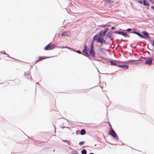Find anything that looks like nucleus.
<instances>
[{"mask_svg":"<svg viewBox=\"0 0 154 154\" xmlns=\"http://www.w3.org/2000/svg\"><path fill=\"white\" fill-rule=\"evenodd\" d=\"M153 59L152 57H149L145 61V63L148 64L149 66L151 65L152 64Z\"/></svg>","mask_w":154,"mask_h":154,"instance_id":"obj_1","label":"nucleus"},{"mask_svg":"<svg viewBox=\"0 0 154 154\" xmlns=\"http://www.w3.org/2000/svg\"><path fill=\"white\" fill-rule=\"evenodd\" d=\"M61 35L64 37H69L70 35V31H65Z\"/></svg>","mask_w":154,"mask_h":154,"instance_id":"obj_2","label":"nucleus"},{"mask_svg":"<svg viewBox=\"0 0 154 154\" xmlns=\"http://www.w3.org/2000/svg\"><path fill=\"white\" fill-rule=\"evenodd\" d=\"M115 33L122 35L125 37H128L126 33H125L122 31H116L115 32Z\"/></svg>","mask_w":154,"mask_h":154,"instance_id":"obj_3","label":"nucleus"},{"mask_svg":"<svg viewBox=\"0 0 154 154\" xmlns=\"http://www.w3.org/2000/svg\"><path fill=\"white\" fill-rule=\"evenodd\" d=\"M109 133L110 135L113 137H116L117 136L116 133L112 129L110 130L109 131Z\"/></svg>","mask_w":154,"mask_h":154,"instance_id":"obj_4","label":"nucleus"},{"mask_svg":"<svg viewBox=\"0 0 154 154\" xmlns=\"http://www.w3.org/2000/svg\"><path fill=\"white\" fill-rule=\"evenodd\" d=\"M89 53L92 57H95V53L94 51V50H89Z\"/></svg>","mask_w":154,"mask_h":154,"instance_id":"obj_5","label":"nucleus"},{"mask_svg":"<svg viewBox=\"0 0 154 154\" xmlns=\"http://www.w3.org/2000/svg\"><path fill=\"white\" fill-rule=\"evenodd\" d=\"M131 33L135 34L138 35L141 38H144V36L140 34L138 32L136 31L131 32Z\"/></svg>","mask_w":154,"mask_h":154,"instance_id":"obj_6","label":"nucleus"},{"mask_svg":"<svg viewBox=\"0 0 154 154\" xmlns=\"http://www.w3.org/2000/svg\"><path fill=\"white\" fill-rule=\"evenodd\" d=\"M106 37L110 38L111 40L113 39L112 34L110 32H108L106 34Z\"/></svg>","mask_w":154,"mask_h":154,"instance_id":"obj_7","label":"nucleus"},{"mask_svg":"<svg viewBox=\"0 0 154 154\" xmlns=\"http://www.w3.org/2000/svg\"><path fill=\"white\" fill-rule=\"evenodd\" d=\"M117 66L120 67L122 68H123L124 69H128L129 67V66L128 65H120L119 66Z\"/></svg>","mask_w":154,"mask_h":154,"instance_id":"obj_8","label":"nucleus"},{"mask_svg":"<svg viewBox=\"0 0 154 154\" xmlns=\"http://www.w3.org/2000/svg\"><path fill=\"white\" fill-rule=\"evenodd\" d=\"M143 5L145 6L149 7L150 6V3L148 2L146 0H144L143 1Z\"/></svg>","mask_w":154,"mask_h":154,"instance_id":"obj_9","label":"nucleus"},{"mask_svg":"<svg viewBox=\"0 0 154 154\" xmlns=\"http://www.w3.org/2000/svg\"><path fill=\"white\" fill-rule=\"evenodd\" d=\"M106 33H105L103 31H101L99 33V36L101 38L104 36L105 35Z\"/></svg>","mask_w":154,"mask_h":154,"instance_id":"obj_10","label":"nucleus"},{"mask_svg":"<svg viewBox=\"0 0 154 154\" xmlns=\"http://www.w3.org/2000/svg\"><path fill=\"white\" fill-rule=\"evenodd\" d=\"M143 33L145 36L146 38H149V36L148 35V33L146 31L143 32Z\"/></svg>","mask_w":154,"mask_h":154,"instance_id":"obj_11","label":"nucleus"},{"mask_svg":"<svg viewBox=\"0 0 154 154\" xmlns=\"http://www.w3.org/2000/svg\"><path fill=\"white\" fill-rule=\"evenodd\" d=\"M57 48H66L68 49H69L71 51H73V49H72L71 48L68 47H65V46H62V47H59V46H57Z\"/></svg>","mask_w":154,"mask_h":154,"instance_id":"obj_12","label":"nucleus"},{"mask_svg":"<svg viewBox=\"0 0 154 154\" xmlns=\"http://www.w3.org/2000/svg\"><path fill=\"white\" fill-rule=\"evenodd\" d=\"M97 41L99 43H102L103 41V39L101 37L99 36V37L97 39Z\"/></svg>","mask_w":154,"mask_h":154,"instance_id":"obj_13","label":"nucleus"},{"mask_svg":"<svg viewBox=\"0 0 154 154\" xmlns=\"http://www.w3.org/2000/svg\"><path fill=\"white\" fill-rule=\"evenodd\" d=\"M88 47L86 45H85L84 46V48L83 49V52L85 53V52H86L88 51Z\"/></svg>","mask_w":154,"mask_h":154,"instance_id":"obj_14","label":"nucleus"},{"mask_svg":"<svg viewBox=\"0 0 154 154\" xmlns=\"http://www.w3.org/2000/svg\"><path fill=\"white\" fill-rule=\"evenodd\" d=\"M50 48V43L47 45L44 48L45 50H49Z\"/></svg>","mask_w":154,"mask_h":154,"instance_id":"obj_15","label":"nucleus"},{"mask_svg":"<svg viewBox=\"0 0 154 154\" xmlns=\"http://www.w3.org/2000/svg\"><path fill=\"white\" fill-rule=\"evenodd\" d=\"M29 72H30L29 71H28L25 72V74L26 75H28V77H27V79H30L32 78L31 76L29 75Z\"/></svg>","mask_w":154,"mask_h":154,"instance_id":"obj_16","label":"nucleus"},{"mask_svg":"<svg viewBox=\"0 0 154 154\" xmlns=\"http://www.w3.org/2000/svg\"><path fill=\"white\" fill-rule=\"evenodd\" d=\"M86 133L85 131V129H83L81 130L80 134L81 135H84Z\"/></svg>","mask_w":154,"mask_h":154,"instance_id":"obj_17","label":"nucleus"},{"mask_svg":"<svg viewBox=\"0 0 154 154\" xmlns=\"http://www.w3.org/2000/svg\"><path fill=\"white\" fill-rule=\"evenodd\" d=\"M48 58V57H40L39 58V60L36 61V62H35V63H36L37 62H38L40 61H41L42 60H43V59H45Z\"/></svg>","mask_w":154,"mask_h":154,"instance_id":"obj_18","label":"nucleus"},{"mask_svg":"<svg viewBox=\"0 0 154 154\" xmlns=\"http://www.w3.org/2000/svg\"><path fill=\"white\" fill-rule=\"evenodd\" d=\"M55 48V45H54L50 44V50H52Z\"/></svg>","mask_w":154,"mask_h":154,"instance_id":"obj_19","label":"nucleus"},{"mask_svg":"<svg viewBox=\"0 0 154 154\" xmlns=\"http://www.w3.org/2000/svg\"><path fill=\"white\" fill-rule=\"evenodd\" d=\"M110 63L113 66H117V64L116 63L112 61H110Z\"/></svg>","mask_w":154,"mask_h":154,"instance_id":"obj_20","label":"nucleus"},{"mask_svg":"<svg viewBox=\"0 0 154 154\" xmlns=\"http://www.w3.org/2000/svg\"><path fill=\"white\" fill-rule=\"evenodd\" d=\"M81 152L82 154H86L87 153L85 149L82 150L81 151Z\"/></svg>","mask_w":154,"mask_h":154,"instance_id":"obj_21","label":"nucleus"},{"mask_svg":"<svg viewBox=\"0 0 154 154\" xmlns=\"http://www.w3.org/2000/svg\"><path fill=\"white\" fill-rule=\"evenodd\" d=\"M99 50L100 52H102V53H104V52L105 49L103 48H100Z\"/></svg>","mask_w":154,"mask_h":154,"instance_id":"obj_22","label":"nucleus"},{"mask_svg":"<svg viewBox=\"0 0 154 154\" xmlns=\"http://www.w3.org/2000/svg\"><path fill=\"white\" fill-rule=\"evenodd\" d=\"M90 50H94V47L93 46V42H92V43L91 44V49Z\"/></svg>","mask_w":154,"mask_h":154,"instance_id":"obj_23","label":"nucleus"},{"mask_svg":"<svg viewBox=\"0 0 154 154\" xmlns=\"http://www.w3.org/2000/svg\"><path fill=\"white\" fill-rule=\"evenodd\" d=\"M97 35H95L93 39V40H96L97 41V39H96V38H97Z\"/></svg>","mask_w":154,"mask_h":154,"instance_id":"obj_24","label":"nucleus"},{"mask_svg":"<svg viewBox=\"0 0 154 154\" xmlns=\"http://www.w3.org/2000/svg\"><path fill=\"white\" fill-rule=\"evenodd\" d=\"M84 141L80 142L79 143V144L80 145H83L84 144Z\"/></svg>","mask_w":154,"mask_h":154,"instance_id":"obj_25","label":"nucleus"},{"mask_svg":"<svg viewBox=\"0 0 154 154\" xmlns=\"http://www.w3.org/2000/svg\"><path fill=\"white\" fill-rule=\"evenodd\" d=\"M86 55H85V56H86L87 57H89V55L88 54V53L87 51L86 52H85V53H84Z\"/></svg>","mask_w":154,"mask_h":154,"instance_id":"obj_26","label":"nucleus"},{"mask_svg":"<svg viewBox=\"0 0 154 154\" xmlns=\"http://www.w3.org/2000/svg\"><path fill=\"white\" fill-rule=\"evenodd\" d=\"M66 143H67V144L69 145H70L71 144V142L69 141H67L66 142Z\"/></svg>","mask_w":154,"mask_h":154,"instance_id":"obj_27","label":"nucleus"},{"mask_svg":"<svg viewBox=\"0 0 154 154\" xmlns=\"http://www.w3.org/2000/svg\"><path fill=\"white\" fill-rule=\"evenodd\" d=\"M108 3H111V1L110 0H105Z\"/></svg>","mask_w":154,"mask_h":154,"instance_id":"obj_28","label":"nucleus"},{"mask_svg":"<svg viewBox=\"0 0 154 154\" xmlns=\"http://www.w3.org/2000/svg\"><path fill=\"white\" fill-rule=\"evenodd\" d=\"M108 30V29H105V30H104V32L105 33H106V32H107V30Z\"/></svg>","mask_w":154,"mask_h":154,"instance_id":"obj_29","label":"nucleus"},{"mask_svg":"<svg viewBox=\"0 0 154 154\" xmlns=\"http://www.w3.org/2000/svg\"><path fill=\"white\" fill-rule=\"evenodd\" d=\"M1 52L2 54H6L8 55V54L5 53V51H1Z\"/></svg>","mask_w":154,"mask_h":154,"instance_id":"obj_30","label":"nucleus"},{"mask_svg":"<svg viewBox=\"0 0 154 154\" xmlns=\"http://www.w3.org/2000/svg\"><path fill=\"white\" fill-rule=\"evenodd\" d=\"M73 51H74L76 52H77V53H79V54H80L81 53L79 51H75V50H73Z\"/></svg>","mask_w":154,"mask_h":154,"instance_id":"obj_31","label":"nucleus"},{"mask_svg":"<svg viewBox=\"0 0 154 154\" xmlns=\"http://www.w3.org/2000/svg\"><path fill=\"white\" fill-rule=\"evenodd\" d=\"M138 2L139 3H140V4H143V2H142V1H139H139H138Z\"/></svg>","mask_w":154,"mask_h":154,"instance_id":"obj_32","label":"nucleus"},{"mask_svg":"<svg viewBox=\"0 0 154 154\" xmlns=\"http://www.w3.org/2000/svg\"><path fill=\"white\" fill-rule=\"evenodd\" d=\"M79 130H78V131H77L76 132V134H79Z\"/></svg>","mask_w":154,"mask_h":154,"instance_id":"obj_33","label":"nucleus"},{"mask_svg":"<svg viewBox=\"0 0 154 154\" xmlns=\"http://www.w3.org/2000/svg\"><path fill=\"white\" fill-rule=\"evenodd\" d=\"M131 30V29L130 28H129V29H127V32H129V31H130Z\"/></svg>","mask_w":154,"mask_h":154,"instance_id":"obj_34","label":"nucleus"},{"mask_svg":"<svg viewBox=\"0 0 154 154\" xmlns=\"http://www.w3.org/2000/svg\"><path fill=\"white\" fill-rule=\"evenodd\" d=\"M152 45H153L154 46V40H152Z\"/></svg>","mask_w":154,"mask_h":154,"instance_id":"obj_35","label":"nucleus"},{"mask_svg":"<svg viewBox=\"0 0 154 154\" xmlns=\"http://www.w3.org/2000/svg\"><path fill=\"white\" fill-rule=\"evenodd\" d=\"M107 25H103V26L102 25H100L99 26L100 27H105V26H106Z\"/></svg>","mask_w":154,"mask_h":154,"instance_id":"obj_36","label":"nucleus"},{"mask_svg":"<svg viewBox=\"0 0 154 154\" xmlns=\"http://www.w3.org/2000/svg\"><path fill=\"white\" fill-rule=\"evenodd\" d=\"M103 43H104V44H106V42L105 41H104V40H103Z\"/></svg>","mask_w":154,"mask_h":154,"instance_id":"obj_37","label":"nucleus"},{"mask_svg":"<svg viewBox=\"0 0 154 154\" xmlns=\"http://www.w3.org/2000/svg\"><path fill=\"white\" fill-rule=\"evenodd\" d=\"M115 27L113 26L111 27V29H115Z\"/></svg>","mask_w":154,"mask_h":154,"instance_id":"obj_38","label":"nucleus"},{"mask_svg":"<svg viewBox=\"0 0 154 154\" xmlns=\"http://www.w3.org/2000/svg\"><path fill=\"white\" fill-rule=\"evenodd\" d=\"M62 141L64 142H66V143L67 141V140H62Z\"/></svg>","mask_w":154,"mask_h":154,"instance_id":"obj_39","label":"nucleus"},{"mask_svg":"<svg viewBox=\"0 0 154 154\" xmlns=\"http://www.w3.org/2000/svg\"><path fill=\"white\" fill-rule=\"evenodd\" d=\"M151 8L153 10H154V7H153V6H152L151 7Z\"/></svg>","mask_w":154,"mask_h":154,"instance_id":"obj_40","label":"nucleus"},{"mask_svg":"<svg viewBox=\"0 0 154 154\" xmlns=\"http://www.w3.org/2000/svg\"><path fill=\"white\" fill-rule=\"evenodd\" d=\"M89 154H94L93 153H89Z\"/></svg>","mask_w":154,"mask_h":154,"instance_id":"obj_41","label":"nucleus"},{"mask_svg":"<svg viewBox=\"0 0 154 154\" xmlns=\"http://www.w3.org/2000/svg\"><path fill=\"white\" fill-rule=\"evenodd\" d=\"M134 61V60H132V62H134V61Z\"/></svg>","mask_w":154,"mask_h":154,"instance_id":"obj_42","label":"nucleus"},{"mask_svg":"<svg viewBox=\"0 0 154 154\" xmlns=\"http://www.w3.org/2000/svg\"><path fill=\"white\" fill-rule=\"evenodd\" d=\"M101 88H103V87H102V86H101Z\"/></svg>","mask_w":154,"mask_h":154,"instance_id":"obj_43","label":"nucleus"},{"mask_svg":"<svg viewBox=\"0 0 154 154\" xmlns=\"http://www.w3.org/2000/svg\"><path fill=\"white\" fill-rule=\"evenodd\" d=\"M153 23H154V20H153Z\"/></svg>","mask_w":154,"mask_h":154,"instance_id":"obj_44","label":"nucleus"}]
</instances>
